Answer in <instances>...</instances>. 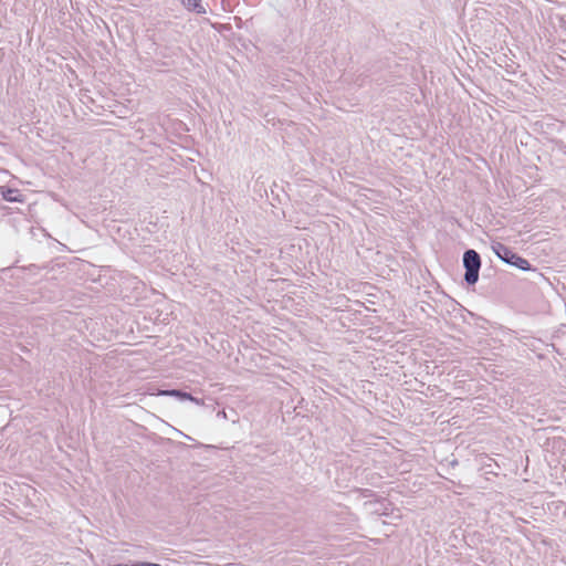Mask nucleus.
Masks as SVG:
<instances>
[{"mask_svg":"<svg viewBox=\"0 0 566 566\" xmlns=\"http://www.w3.org/2000/svg\"><path fill=\"white\" fill-rule=\"evenodd\" d=\"M492 250L496 254V256L501 259L503 262L523 271L532 270L530 262L526 259L520 256L507 245L501 242H495L492 244ZM533 271L536 270L533 269Z\"/></svg>","mask_w":566,"mask_h":566,"instance_id":"nucleus-1","label":"nucleus"},{"mask_svg":"<svg viewBox=\"0 0 566 566\" xmlns=\"http://www.w3.org/2000/svg\"><path fill=\"white\" fill-rule=\"evenodd\" d=\"M481 264V256L475 250L469 249L463 253L464 281L468 285H474L478 282Z\"/></svg>","mask_w":566,"mask_h":566,"instance_id":"nucleus-2","label":"nucleus"},{"mask_svg":"<svg viewBox=\"0 0 566 566\" xmlns=\"http://www.w3.org/2000/svg\"><path fill=\"white\" fill-rule=\"evenodd\" d=\"M157 390V396H169V397H174L176 398L177 400L179 401H186V400H190L197 405L200 403V400L196 397H193L190 392H187L185 390H181V389H156ZM151 395H155L154 392H151Z\"/></svg>","mask_w":566,"mask_h":566,"instance_id":"nucleus-3","label":"nucleus"},{"mask_svg":"<svg viewBox=\"0 0 566 566\" xmlns=\"http://www.w3.org/2000/svg\"><path fill=\"white\" fill-rule=\"evenodd\" d=\"M1 198L9 202H24V196L14 188H9L6 186L0 187Z\"/></svg>","mask_w":566,"mask_h":566,"instance_id":"nucleus-4","label":"nucleus"},{"mask_svg":"<svg viewBox=\"0 0 566 566\" xmlns=\"http://www.w3.org/2000/svg\"><path fill=\"white\" fill-rule=\"evenodd\" d=\"M185 8L197 13H206L205 8L200 4V0H179Z\"/></svg>","mask_w":566,"mask_h":566,"instance_id":"nucleus-5","label":"nucleus"},{"mask_svg":"<svg viewBox=\"0 0 566 566\" xmlns=\"http://www.w3.org/2000/svg\"><path fill=\"white\" fill-rule=\"evenodd\" d=\"M132 566H161L159 564H155V563H148V562H139V563H136Z\"/></svg>","mask_w":566,"mask_h":566,"instance_id":"nucleus-6","label":"nucleus"}]
</instances>
